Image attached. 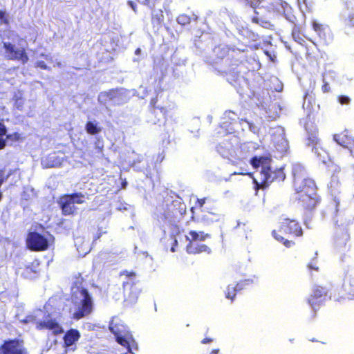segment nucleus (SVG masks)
Instances as JSON below:
<instances>
[{
    "label": "nucleus",
    "instance_id": "nucleus-1",
    "mask_svg": "<svg viewBox=\"0 0 354 354\" xmlns=\"http://www.w3.org/2000/svg\"><path fill=\"white\" fill-rule=\"evenodd\" d=\"M292 175L294 187L297 194V199L306 208H313L316 205L315 185L312 179L306 178L304 167L299 163L293 165Z\"/></svg>",
    "mask_w": 354,
    "mask_h": 354
},
{
    "label": "nucleus",
    "instance_id": "nucleus-2",
    "mask_svg": "<svg viewBox=\"0 0 354 354\" xmlns=\"http://www.w3.org/2000/svg\"><path fill=\"white\" fill-rule=\"evenodd\" d=\"M72 306L70 308V313L73 317L80 319L89 315L93 310L91 297L87 290L82 287L72 288Z\"/></svg>",
    "mask_w": 354,
    "mask_h": 354
},
{
    "label": "nucleus",
    "instance_id": "nucleus-3",
    "mask_svg": "<svg viewBox=\"0 0 354 354\" xmlns=\"http://www.w3.org/2000/svg\"><path fill=\"white\" fill-rule=\"evenodd\" d=\"M251 164L255 169L261 168L259 173L254 178V181L258 187H266L283 174L281 169L271 171V160L268 157H254L251 160Z\"/></svg>",
    "mask_w": 354,
    "mask_h": 354
},
{
    "label": "nucleus",
    "instance_id": "nucleus-4",
    "mask_svg": "<svg viewBox=\"0 0 354 354\" xmlns=\"http://www.w3.org/2000/svg\"><path fill=\"white\" fill-rule=\"evenodd\" d=\"M109 330L114 335L117 342L125 347L130 354H133L132 349L136 342L123 321L118 317H113L110 322Z\"/></svg>",
    "mask_w": 354,
    "mask_h": 354
},
{
    "label": "nucleus",
    "instance_id": "nucleus-5",
    "mask_svg": "<svg viewBox=\"0 0 354 354\" xmlns=\"http://www.w3.org/2000/svg\"><path fill=\"white\" fill-rule=\"evenodd\" d=\"M279 227V229L278 231H277L276 230H273L272 236L278 241L283 242V244L287 248L291 247L293 245V243L286 239L282 236V234H294L297 236H301L302 234V230L301 227L299 226V223L295 220L283 218L280 222Z\"/></svg>",
    "mask_w": 354,
    "mask_h": 354
},
{
    "label": "nucleus",
    "instance_id": "nucleus-6",
    "mask_svg": "<svg viewBox=\"0 0 354 354\" xmlns=\"http://www.w3.org/2000/svg\"><path fill=\"white\" fill-rule=\"evenodd\" d=\"M84 195L80 193L63 196L60 199L63 213L65 215L73 214L76 210L75 204H82L84 202Z\"/></svg>",
    "mask_w": 354,
    "mask_h": 354
},
{
    "label": "nucleus",
    "instance_id": "nucleus-7",
    "mask_svg": "<svg viewBox=\"0 0 354 354\" xmlns=\"http://www.w3.org/2000/svg\"><path fill=\"white\" fill-rule=\"evenodd\" d=\"M311 26L322 44L328 45L332 43L334 37L331 29L328 25L320 24L317 20L313 19Z\"/></svg>",
    "mask_w": 354,
    "mask_h": 354
},
{
    "label": "nucleus",
    "instance_id": "nucleus-8",
    "mask_svg": "<svg viewBox=\"0 0 354 354\" xmlns=\"http://www.w3.org/2000/svg\"><path fill=\"white\" fill-rule=\"evenodd\" d=\"M308 145H312V151L315 154L317 158L322 161L323 163L326 164L327 160H329V155L328 152L322 147L317 136V130L315 129L312 131L311 133L309 135L308 138Z\"/></svg>",
    "mask_w": 354,
    "mask_h": 354
},
{
    "label": "nucleus",
    "instance_id": "nucleus-9",
    "mask_svg": "<svg viewBox=\"0 0 354 354\" xmlns=\"http://www.w3.org/2000/svg\"><path fill=\"white\" fill-rule=\"evenodd\" d=\"M27 245L32 250H45L48 248L49 240L37 232H30L27 237Z\"/></svg>",
    "mask_w": 354,
    "mask_h": 354
},
{
    "label": "nucleus",
    "instance_id": "nucleus-10",
    "mask_svg": "<svg viewBox=\"0 0 354 354\" xmlns=\"http://www.w3.org/2000/svg\"><path fill=\"white\" fill-rule=\"evenodd\" d=\"M0 354H28V352L21 342L12 339L0 346Z\"/></svg>",
    "mask_w": 354,
    "mask_h": 354
},
{
    "label": "nucleus",
    "instance_id": "nucleus-11",
    "mask_svg": "<svg viewBox=\"0 0 354 354\" xmlns=\"http://www.w3.org/2000/svg\"><path fill=\"white\" fill-rule=\"evenodd\" d=\"M250 3L251 7L259 9L265 8L268 11H280L282 6L281 0H245Z\"/></svg>",
    "mask_w": 354,
    "mask_h": 354
},
{
    "label": "nucleus",
    "instance_id": "nucleus-12",
    "mask_svg": "<svg viewBox=\"0 0 354 354\" xmlns=\"http://www.w3.org/2000/svg\"><path fill=\"white\" fill-rule=\"evenodd\" d=\"M6 50V56L10 59H17L23 64L28 62V58L26 55L24 49H16L15 46L10 44L4 43Z\"/></svg>",
    "mask_w": 354,
    "mask_h": 354
},
{
    "label": "nucleus",
    "instance_id": "nucleus-13",
    "mask_svg": "<svg viewBox=\"0 0 354 354\" xmlns=\"http://www.w3.org/2000/svg\"><path fill=\"white\" fill-rule=\"evenodd\" d=\"M327 291L325 288L316 286L313 290V293L308 299L309 305L315 310L326 297Z\"/></svg>",
    "mask_w": 354,
    "mask_h": 354
},
{
    "label": "nucleus",
    "instance_id": "nucleus-14",
    "mask_svg": "<svg viewBox=\"0 0 354 354\" xmlns=\"http://www.w3.org/2000/svg\"><path fill=\"white\" fill-rule=\"evenodd\" d=\"M333 139L338 145L348 149L351 155L354 156V138L349 136L347 131L334 135Z\"/></svg>",
    "mask_w": 354,
    "mask_h": 354
},
{
    "label": "nucleus",
    "instance_id": "nucleus-15",
    "mask_svg": "<svg viewBox=\"0 0 354 354\" xmlns=\"http://www.w3.org/2000/svg\"><path fill=\"white\" fill-rule=\"evenodd\" d=\"M37 328L38 329H49L52 330L54 334H59L63 332L62 326L55 319L48 317L44 321L39 322L37 324Z\"/></svg>",
    "mask_w": 354,
    "mask_h": 354
},
{
    "label": "nucleus",
    "instance_id": "nucleus-16",
    "mask_svg": "<svg viewBox=\"0 0 354 354\" xmlns=\"http://www.w3.org/2000/svg\"><path fill=\"white\" fill-rule=\"evenodd\" d=\"M274 133L277 134L272 139L276 149L280 152L286 151L288 149V141L284 137L283 129L279 127L276 129Z\"/></svg>",
    "mask_w": 354,
    "mask_h": 354
},
{
    "label": "nucleus",
    "instance_id": "nucleus-17",
    "mask_svg": "<svg viewBox=\"0 0 354 354\" xmlns=\"http://www.w3.org/2000/svg\"><path fill=\"white\" fill-rule=\"evenodd\" d=\"M63 157L59 156L57 153H52L41 160V165L44 167L50 168L61 165Z\"/></svg>",
    "mask_w": 354,
    "mask_h": 354
},
{
    "label": "nucleus",
    "instance_id": "nucleus-18",
    "mask_svg": "<svg viewBox=\"0 0 354 354\" xmlns=\"http://www.w3.org/2000/svg\"><path fill=\"white\" fill-rule=\"evenodd\" d=\"M187 252L189 254H199L202 252H205L209 254L211 252V250L209 247H207L205 244H199L197 242H192L187 246Z\"/></svg>",
    "mask_w": 354,
    "mask_h": 354
},
{
    "label": "nucleus",
    "instance_id": "nucleus-19",
    "mask_svg": "<svg viewBox=\"0 0 354 354\" xmlns=\"http://www.w3.org/2000/svg\"><path fill=\"white\" fill-rule=\"evenodd\" d=\"M252 283L251 279H246L243 281H240L236 284V287L229 286L225 293V297L227 299H233L236 295V292L244 288L245 286L249 285Z\"/></svg>",
    "mask_w": 354,
    "mask_h": 354
},
{
    "label": "nucleus",
    "instance_id": "nucleus-20",
    "mask_svg": "<svg viewBox=\"0 0 354 354\" xmlns=\"http://www.w3.org/2000/svg\"><path fill=\"white\" fill-rule=\"evenodd\" d=\"M80 335L78 330L71 329L68 330L64 337V344L67 347L73 345L80 338Z\"/></svg>",
    "mask_w": 354,
    "mask_h": 354
},
{
    "label": "nucleus",
    "instance_id": "nucleus-21",
    "mask_svg": "<svg viewBox=\"0 0 354 354\" xmlns=\"http://www.w3.org/2000/svg\"><path fill=\"white\" fill-rule=\"evenodd\" d=\"M119 94L117 91H110L108 92H102L98 96V100L100 103L106 104L110 100L116 102L115 97Z\"/></svg>",
    "mask_w": 354,
    "mask_h": 354
},
{
    "label": "nucleus",
    "instance_id": "nucleus-22",
    "mask_svg": "<svg viewBox=\"0 0 354 354\" xmlns=\"http://www.w3.org/2000/svg\"><path fill=\"white\" fill-rule=\"evenodd\" d=\"M187 239L190 242H196L197 241H203L207 237H209L207 234H205L203 232H195L191 231L189 235L186 236Z\"/></svg>",
    "mask_w": 354,
    "mask_h": 354
},
{
    "label": "nucleus",
    "instance_id": "nucleus-23",
    "mask_svg": "<svg viewBox=\"0 0 354 354\" xmlns=\"http://www.w3.org/2000/svg\"><path fill=\"white\" fill-rule=\"evenodd\" d=\"M328 187L332 194H335L339 192L340 183L337 176L333 175L331 177Z\"/></svg>",
    "mask_w": 354,
    "mask_h": 354
},
{
    "label": "nucleus",
    "instance_id": "nucleus-24",
    "mask_svg": "<svg viewBox=\"0 0 354 354\" xmlns=\"http://www.w3.org/2000/svg\"><path fill=\"white\" fill-rule=\"evenodd\" d=\"M15 106L19 110H21L24 104V99L22 97V93L18 91L14 95Z\"/></svg>",
    "mask_w": 354,
    "mask_h": 354
},
{
    "label": "nucleus",
    "instance_id": "nucleus-25",
    "mask_svg": "<svg viewBox=\"0 0 354 354\" xmlns=\"http://www.w3.org/2000/svg\"><path fill=\"white\" fill-rule=\"evenodd\" d=\"M345 291L349 295L351 299H354V279H350L344 284Z\"/></svg>",
    "mask_w": 354,
    "mask_h": 354
},
{
    "label": "nucleus",
    "instance_id": "nucleus-26",
    "mask_svg": "<svg viewBox=\"0 0 354 354\" xmlns=\"http://www.w3.org/2000/svg\"><path fill=\"white\" fill-rule=\"evenodd\" d=\"M86 130L90 134H96L100 132L101 129L97 127L96 123L88 122L86 125Z\"/></svg>",
    "mask_w": 354,
    "mask_h": 354
},
{
    "label": "nucleus",
    "instance_id": "nucleus-27",
    "mask_svg": "<svg viewBox=\"0 0 354 354\" xmlns=\"http://www.w3.org/2000/svg\"><path fill=\"white\" fill-rule=\"evenodd\" d=\"M177 21L179 24L185 25L189 23L190 18L186 15H181L178 17Z\"/></svg>",
    "mask_w": 354,
    "mask_h": 354
},
{
    "label": "nucleus",
    "instance_id": "nucleus-28",
    "mask_svg": "<svg viewBox=\"0 0 354 354\" xmlns=\"http://www.w3.org/2000/svg\"><path fill=\"white\" fill-rule=\"evenodd\" d=\"M338 101L339 102L344 105V104H348L350 103V98L345 95H340L338 97Z\"/></svg>",
    "mask_w": 354,
    "mask_h": 354
},
{
    "label": "nucleus",
    "instance_id": "nucleus-29",
    "mask_svg": "<svg viewBox=\"0 0 354 354\" xmlns=\"http://www.w3.org/2000/svg\"><path fill=\"white\" fill-rule=\"evenodd\" d=\"M35 65L37 67H39L42 69H48L47 65L43 61H37Z\"/></svg>",
    "mask_w": 354,
    "mask_h": 354
},
{
    "label": "nucleus",
    "instance_id": "nucleus-30",
    "mask_svg": "<svg viewBox=\"0 0 354 354\" xmlns=\"http://www.w3.org/2000/svg\"><path fill=\"white\" fill-rule=\"evenodd\" d=\"M138 1L144 3L145 5H147V6H149L150 8H151L154 6V3L151 0H141V1Z\"/></svg>",
    "mask_w": 354,
    "mask_h": 354
},
{
    "label": "nucleus",
    "instance_id": "nucleus-31",
    "mask_svg": "<svg viewBox=\"0 0 354 354\" xmlns=\"http://www.w3.org/2000/svg\"><path fill=\"white\" fill-rule=\"evenodd\" d=\"M6 126L0 122V136H3L6 133Z\"/></svg>",
    "mask_w": 354,
    "mask_h": 354
},
{
    "label": "nucleus",
    "instance_id": "nucleus-32",
    "mask_svg": "<svg viewBox=\"0 0 354 354\" xmlns=\"http://www.w3.org/2000/svg\"><path fill=\"white\" fill-rule=\"evenodd\" d=\"M206 198H198L197 203L198 204L200 207H203V205L205 203Z\"/></svg>",
    "mask_w": 354,
    "mask_h": 354
},
{
    "label": "nucleus",
    "instance_id": "nucleus-33",
    "mask_svg": "<svg viewBox=\"0 0 354 354\" xmlns=\"http://www.w3.org/2000/svg\"><path fill=\"white\" fill-rule=\"evenodd\" d=\"M0 19L4 23H7V19H5V12L1 10H0Z\"/></svg>",
    "mask_w": 354,
    "mask_h": 354
},
{
    "label": "nucleus",
    "instance_id": "nucleus-34",
    "mask_svg": "<svg viewBox=\"0 0 354 354\" xmlns=\"http://www.w3.org/2000/svg\"><path fill=\"white\" fill-rule=\"evenodd\" d=\"M6 146V140L3 138H0V149H3Z\"/></svg>",
    "mask_w": 354,
    "mask_h": 354
},
{
    "label": "nucleus",
    "instance_id": "nucleus-35",
    "mask_svg": "<svg viewBox=\"0 0 354 354\" xmlns=\"http://www.w3.org/2000/svg\"><path fill=\"white\" fill-rule=\"evenodd\" d=\"M348 19H349V21H350L351 24L354 27V14L351 15L348 17Z\"/></svg>",
    "mask_w": 354,
    "mask_h": 354
},
{
    "label": "nucleus",
    "instance_id": "nucleus-36",
    "mask_svg": "<svg viewBox=\"0 0 354 354\" xmlns=\"http://www.w3.org/2000/svg\"><path fill=\"white\" fill-rule=\"evenodd\" d=\"M328 88H329L328 84H326H326H324L323 85V86H322V91H323V92H324V93H326V92H328Z\"/></svg>",
    "mask_w": 354,
    "mask_h": 354
},
{
    "label": "nucleus",
    "instance_id": "nucleus-37",
    "mask_svg": "<svg viewBox=\"0 0 354 354\" xmlns=\"http://www.w3.org/2000/svg\"><path fill=\"white\" fill-rule=\"evenodd\" d=\"M138 292L135 293L131 298V302H136L138 298Z\"/></svg>",
    "mask_w": 354,
    "mask_h": 354
},
{
    "label": "nucleus",
    "instance_id": "nucleus-38",
    "mask_svg": "<svg viewBox=\"0 0 354 354\" xmlns=\"http://www.w3.org/2000/svg\"><path fill=\"white\" fill-rule=\"evenodd\" d=\"M212 339H209V338H205L204 339L202 340V344H207V343H209V342H212Z\"/></svg>",
    "mask_w": 354,
    "mask_h": 354
},
{
    "label": "nucleus",
    "instance_id": "nucleus-39",
    "mask_svg": "<svg viewBox=\"0 0 354 354\" xmlns=\"http://www.w3.org/2000/svg\"><path fill=\"white\" fill-rule=\"evenodd\" d=\"M129 6L131 7V8L136 12V5L132 1H129Z\"/></svg>",
    "mask_w": 354,
    "mask_h": 354
},
{
    "label": "nucleus",
    "instance_id": "nucleus-40",
    "mask_svg": "<svg viewBox=\"0 0 354 354\" xmlns=\"http://www.w3.org/2000/svg\"><path fill=\"white\" fill-rule=\"evenodd\" d=\"M218 350H213L210 354H218Z\"/></svg>",
    "mask_w": 354,
    "mask_h": 354
},
{
    "label": "nucleus",
    "instance_id": "nucleus-41",
    "mask_svg": "<svg viewBox=\"0 0 354 354\" xmlns=\"http://www.w3.org/2000/svg\"><path fill=\"white\" fill-rule=\"evenodd\" d=\"M134 276H135V273H133V272H130V273L127 274V277H134Z\"/></svg>",
    "mask_w": 354,
    "mask_h": 354
},
{
    "label": "nucleus",
    "instance_id": "nucleus-42",
    "mask_svg": "<svg viewBox=\"0 0 354 354\" xmlns=\"http://www.w3.org/2000/svg\"><path fill=\"white\" fill-rule=\"evenodd\" d=\"M140 51H141V50H140V48H138V49H136V50L135 53H136V55H138V54H140Z\"/></svg>",
    "mask_w": 354,
    "mask_h": 354
},
{
    "label": "nucleus",
    "instance_id": "nucleus-43",
    "mask_svg": "<svg viewBox=\"0 0 354 354\" xmlns=\"http://www.w3.org/2000/svg\"><path fill=\"white\" fill-rule=\"evenodd\" d=\"M40 56L41 57H45L47 60L48 59V55H44V54H41Z\"/></svg>",
    "mask_w": 354,
    "mask_h": 354
},
{
    "label": "nucleus",
    "instance_id": "nucleus-44",
    "mask_svg": "<svg viewBox=\"0 0 354 354\" xmlns=\"http://www.w3.org/2000/svg\"><path fill=\"white\" fill-rule=\"evenodd\" d=\"M309 266H310V268L311 269H314V270H317V268H315V267L313 266L312 265H310Z\"/></svg>",
    "mask_w": 354,
    "mask_h": 354
},
{
    "label": "nucleus",
    "instance_id": "nucleus-45",
    "mask_svg": "<svg viewBox=\"0 0 354 354\" xmlns=\"http://www.w3.org/2000/svg\"><path fill=\"white\" fill-rule=\"evenodd\" d=\"M171 250L172 252H175V248H174V246L171 248Z\"/></svg>",
    "mask_w": 354,
    "mask_h": 354
},
{
    "label": "nucleus",
    "instance_id": "nucleus-46",
    "mask_svg": "<svg viewBox=\"0 0 354 354\" xmlns=\"http://www.w3.org/2000/svg\"><path fill=\"white\" fill-rule=\"evenodd\" d=\"M214 215L216 216V218H215L216 220L218 219V217H219L218 215H215V214H214Z\"/></svg>",
    "mask_w": 354,
    "mask_h": 354
},
{
    "label": "nucleus",
    "instance_id": "nucleus-47",
    "mask_svg": "<svg viewBox=\"0 0 354 354\" xmlns=\"http://www.w3.org/2000/svg\"><path fill=\"white\" fill-rule=\"evenodd\" d=\"M30 270V268L28 267V268H26V272H28V271H29Z\"/></svg>",
    "mask_w": 354,
    "mask_h": 354
},
{
    "label": "nucleus",
    "instance_id": "nucleus-48",
    "mask_svg": "<svg viewBox=\"0 0 354 354\" xmlns=\"http://www.w3.org/2000/svg\"><path fill=\"white\" fill-rule=\"evenodd\" d=\"M89 251L88 248H86V251L84 252V254H87V252Z\"/></svg>",
    "mask_w": 354,
    "mask_h": 354
},
{
    "label": "nucleus",
    "instance_id": "nucleus-49",
    "mask_svg": "<svg viewBox=\"0 0 354 354\" xmlns=\"http://www.w3.org/2000/svg\"><path fill=\"white\" fill-rule=\"evenodd\" d=\"M306 131H308L309 132V130H308V127H307V126L306 127Z\"/></svg>",
    "mask_w": 354,
    "mask_h": 354
}]
</instances>
